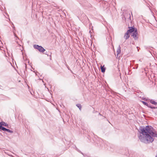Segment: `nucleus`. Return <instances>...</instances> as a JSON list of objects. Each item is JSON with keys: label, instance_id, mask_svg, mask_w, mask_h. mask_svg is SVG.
Segmentation results:
<instances>
[{"label": "nucleus", "instance_id": "obj_5", "mask_svg": "<svg viewBox=\"0 0 157 157\" xmlns=\"http://www.w3.org/2000/svg\"><path fill=\"white\" fill-rule=\"evenodd\" d=\"M0 125H1V126H4L7 128H9L8 124L3 121H2L0 122Z\"/></svg>", "mask_w": 157, "mask_h": 157}, {"label": "nucleus", "instance_id": "obj_11", "mask_svg": "<svg viewBox=\"0 0 157 157\" xmlns=\"http://www.w3.org/2000/svg\"><path fill=\"white\" fill-rule=\"evenodd\" d=\"M150 102L151 103L155 105H156L157 104V102H155V101H154L153 100H150Z\"/></svg>", "mask_w": 157, "mask_h": 157}, {"label": "nucleus", "instance_id": "obj_19", "mask_svg": "<svg viewBox=\"0 0 157 157\" xmlns=\"http://www.w3.org/2000/svg\"><path fill=\"white\" fill-rule=\"evenodd\" d=\"M99 114L100 115V116H102V115L100 113H99Z\"/></svg>", "mask_w": 157, "mask_h": 157}, {"label": "nucleus", "instance_id": "obj_4", "mask_svg": "<svg viewBox=\"0 0 157 157\" xmlns=\"http://www.w3.org/2000/svg\"><path fill=\"white\" fill-rule=\"evenodd\" d=\"M129 29H128L127 32L128 33H129L132 32H134L135 30V29L134 27H129Z\"/></svg>", "mask_w": 157, "mask_h": 157}, {"label": "nucleus", "instance_id": "obj_3", "mask_svg": "<svg viewBox=\"0 0 157 157\" xmlns=\"http://www.w3.org/2000/svg\"><path fill=\"white\" fill-rule=\"evenodd\" d=\"M138 33L137 30L136 29H135V30L134 32H133L132 36L135 40H137L138 39V37L137 36L138 35Z\"/></svg>", "mask_w": 157, "mask_h": 157}, {"label": "nucleus", "instance_id": "obj_12", "mask_svg": "<svg viewBox=\"0 0 157 157\" xmlns=\"http://www.w3.org/2000/svg\"><path fill=\"white\" fill-rule=\"evenodd\" d=\"M0 129L4 131H6V128L1 125H0Z\"/></svg>", "mask_w": 157, "mask_h": 157}, {"label": "nucleus", "instance_id": "obj_21", "mask_svg": "<svg viewBox=\"0 0 157 157\" xmlns=\"http://www.w3.org/2000/svg\"><path fill=\"white\" fill-rule=\"evenodd\" d=\"M155 157H157V155H156Z\"/></svg>", "mask_w": 157, "mask_h": 157}, {"label": "nucleus", "instance_id": "obj_16", "mask_svg": "<svg viewBox=\"0 0 157 157\" xmlns=\"http://www.w3.org/2000/svg\"><path fill=\"white\" fill-rule=\"evenodd\" d=\"M76 106L79 108V109L80 110L81 108V105L80 104H77L76 105Z\"/></svg>", "mask_w": 157, "mask_h": 157}, {"label": "nucleus", "instance_id": "obj_13", "mask_svg": "<svg viewBox=\"0 0 157 157\" xmlns=\"http://www.w3.org/2000/svg\"><path fill=\"white\" fill-rule=\"evenodd\" d=\"M6 131L7 132H10L11 133H12L13 132V131H12L11 130H10L9 129H7V128H6Z\"/></svg>", "mask_w": 157, "mask_h": 157}, {"label": "nucleus", "instance_id": "obj_17", "mask_svg": "<svg viewBox=\"0 0 157 157\" xmlns=\"http://www.w3.org/2000/svg\"><path fill=\"white\" fill-rule=\"evenodd\" d=\"M129 17L130 18H131V16H130V14H129Z\"/></svg>", "mask_w": 157, "mask_h": 157}, {"label": "nucleus", "instance_id": "obj_20", "mask_svg": "<svg viewBox=\"0 0 157 157\" xmlns=\"http://www.w3.org/2000/svg\"><path fill=\"white\" fill-rule=\"evenodd\" d=\"M67 68H68V69H69V68H68V67H68V65H67Z\"/></svg>", "mask_w": 157, "mask_h": 157}, {"label": "nucleus", "instance_id": "obj_1", "mask_svg": "<svg viewBox=\"0 0 157 157\" xmlns=\"http://www.w3.org/2000/svg\"><path fill=\"white\" fill-rule=\"evenodd\" d=\"M138 131L140 133L139 139L141 142L145 144L152 142L154 140V138L157 137L156 131L151 126L147 125L145 127L140 126Z\"/></svg>", "mask_w": 157, "mask_h": 157}, {"label": "nucleus", "instance_id": "obj_6", "mask_svg": "<svg viewBox=\"0 0 157 157\" xmlns=\"http://www.w3.org/2000/svg\"><path fill=\"white\" fill-rule=\"evenodd\" d=\"M129 36H130L129 34V33L126 32L124 34V37L125 40H127L129 38Z\"/></svg>", "mask_w": 157, "mask_h": 157}, {"label": "nucleus", "instance_id": "obj_8", "mask_svg": "<svg viewBox=\"0 0 157 157\" xmlns=\"http://www.w3.org/2000/svg\"><path fill=\"white\" fill-rule=\"evenodd\" d=\"M121 48L120 45L117 48V56L121 52Z\"/></svg>", "mask_w": 157, "mask_h": 157}, {"label": "nucleus", "instance_id": "obj_7", "mask_svg": "<svg viewBox=\"0 0 157 157\" xmlns=\"http://www.w3.org/2000/svg\"><path fill=\"white\" fill-rule=\"evenodd\" d=\"M17 44V46L16 47V49H19L21 50V51H22L21 48H22V47L19 44H18V43L16 41Z\"/></svg>", "mask_w": 157, "mask_h": 157}, {"label": "nucleus", "instance_id": "obj_2", "mask_svg": "<svg viewBox=\"0 0 157 157\" xmlns=\"http://www.w3.org/2000/svg\"><path fill=\"white\" fill-rule=\"evenodd\" d=\"M33 47L34 48L37 49L40 52L43 53L45 50L41 46H39L38 45L34 44L33 45Z\"/></svg>", "mask_w": 157, "mask_h": 157}, {"label": "nucleus", "instance_id": "obj_9", "mask_svg": "<svg viewBox=\"0 0 157 157\" xmlns=\"http://www.w3.org/2000/svg\"><path fill=\"white\" fill-rule=\"evenodd\" d=\"M15 30V27H14V26H13V34H14V36H15V37H16V39H15L16 40H17V39H19V38L18 37L16 36V34H15V33L14 32V31Z\"/></svg>", "mask_w": 157, "mask_h": 157}, {"label": "nucleus", "instance_id": "obj_18", "mask_svg": "<svg viewBox=\"0 0 157 157\" xmlns=\"http://www.w3.org/2000/svg\"><path fill=\"white\" fill-rule=\"evenodd\" d=\"M138 68V65H137V66L136 67V69H137Z\"/></svg>", "mask_w": 157, "mask_h": 157}, {"label": "nucleus", "instance_id": "obj_10", "mask_svg": "<svg viewBox=\"0 0 157 157\" xmlns=\"http://www.w3.org/2000/svg\"><path fill=\"white\" fill-rule=\"evenodd\" d=\"M101 71L102 73H104L105 71V68L104 67V66H101Z\"/></svg>", "mask_w": 157, "mask_h": 157}, {"label": "nucleus", "instance_id": "obj_15", "mask_svg": "<svg viewBox=\"0 0 157 157\" xmlns=\"http://www.w3.org/2000/svg\"><path fill=\"white\" fill-rule=\"evenodd\" d=\"M148 107H149V108H151V109H156V108H157V107H152L151 105H148Z\"/></svg>", "mask_w": 157, "mask_h": 157}, {"label": "nucleus", "instance_id": "obj_14", "mask_svg": "<svg viewBox=\"0 0 157 157\" xmlns=\"http://www.w3.org/2000/svg\"><path fill=\"white\" fill-rule=\"evenodd\" d=\"M141 102L143 103V104L144 105H146V106H148V103H147V102H145L144 101H141Z\"/></svg>", "mask_w": 157, "mask_h": 157}]
</instances>
